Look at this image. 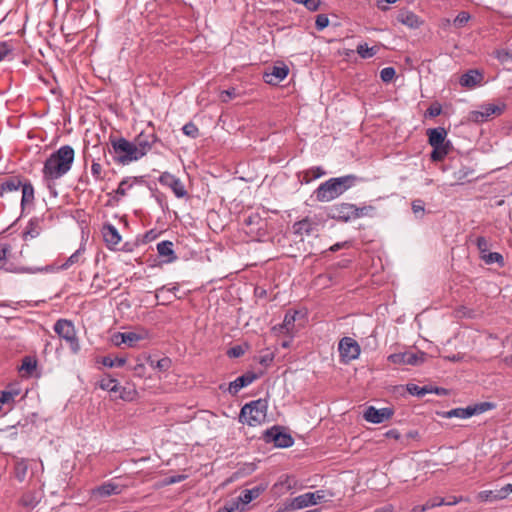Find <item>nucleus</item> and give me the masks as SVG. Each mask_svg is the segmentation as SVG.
<instances>
[{"label": "nucleus", "mask_w": 512, "mask_h": 512, "mask_svg": "<svg viewBox=\"0 0 512 512\" xmlns=\"http://www.w3.org/2000/svg\"><path fill=\"white\" fill-rule=\"evenodd\" d=\"M158 140L153 132L142 131L132 141L124 137L110 136L109 150L114 163L121 166L130 165L146 156Z\"/></svg>", "instance_id": "nucleus-1"}, {"label": "nucleus", "mask_w": 512, "mask_h": 512, "mask_svg": "<svg viewBox=\"0 0 512 512\" xmlns=\"http://www.w3.org/2000/svg\"><path fill=\"white\" fill-rule=\"evenodd\" d=\"M74 158L75 151L71 146H61L44 162L42 169L43 179L46 182L54 183L56 180L62 178L71 170Z\"/></svg>", "instance_id": "nucleus-2"}, {"label": "nucleus", "mask_w": 512, "mask_h": 512, "mask_svg": "<svg viewBox=\"0 0 512 512\" xmlns=\"http://www.w3.org/2000/svg\"><path fill=\"white\" fill-rule=\"evenodd\" d=\"M356 182L357 177L355 175L330 178L321 183L315 190V197L319 202H330L355 186Z\"/></svg>", "instance_id": "nucleus-3"}, {"label": "nucleus", "mask_w": 512, "mask_h": 512, "mask_svg": "<svg viewBox=\"0 0 512 512\" xmlns=\"http://www.w3.org/2000/svg\"><path fill=\"white\" fill-rule=\"evenodd\" d=\"M267 401L258 399L245 404L240 412L239 419L249 426H258L265 422L267 417Z\"/></svg>", "instance_id": "nucleus-4"}, {"label": "nucleus", "mask_w": 512, "mask_h": 512, "mask_svg": "<svg viewBox=\"0 0 512 512\" xmlns=\"http://www.w3.org/2000/svg\"><path fill=\"white\" fill-rule=\"evenodd\" d=\"M334 496L330 490L319 489L314 492H307L291 499L288 507L291 510H300L309 506L327 502Z\"/></svg>", "instance_id": "nucleus-5"}, {"label": "nucleus", "mask_w": 512, "mask_h": 512, "mask_svg": "<svg viewBox=\"0 0 512 512\" xmlns=\"http://www.w3.org/2000/svg\"><path fill=\"white\" fill-rule=\"evenodd\" d=\"M54 331L64 339L73 353H78L80 345L76 337V331L73 323L66 319L58 320L54 325Z\"/></svg>", "instance_id": "nucleus-6"}, {"label": "nucleus", "mask_w": 512, "mask_h": 512, "mask_svg": "<svg viewBox=\"0 0 512 512\" xmlns=\"http://www.w3.org/2000/svg\"><path fill=\"white\" fill-rule=\"evenodd\" d=\"M504 103H486L479 107L478 110L471 111L468 114V120L474 123H482L488 121L493 116L501 115L505 110Z\"/></svg>", "instance_id": "nucleus-7"}, {"label": "nucleus", "mask_w": 512, "mask_h": 512, "mask_svg": "<svg viewBox=\"0 0 512 512\" xmlns=\"http://www.w3.org/2000/svg\"><path fill=\"white\" fill-rule=\"evenodd\" d=\"M338 349L344 363L357 359L361 352L358 342L351 337H343L339 342Z\"/></svg>", "instance_id": "nucleus-8"}, {"label": "nucleus", "mask_w": 512, "mask_h": 512, "mask_svg": "<svg viewBox=\"0 0 512 512\" xmlns=\"http://www.w3.org/2000/svg\"><path fill=\"white\" fill-rule=\"evenodd\" d=\"M330 215L332 218L344 222L355 220L356 205L345 202L336 204L331 207Z\"/></svg>", "instance_id": "nucleus-9"}, {"label": "nucleus", "mask_w": 512, "mask_h": 512, "mask_svg": "<svg viewBox=\"0 0 512 512\" xmlns=\"http://www.w3.org/2000/svg\"><path fill=\"white\" fill-rule=\"evenodd\" d=\"M159 182L161 185L169 187L178 198H183L187 194L182 181L169 172H163L159 177Z\"/></svg>", "instance_id": "nucleus-10"}, {"label": "nucleus", "mask_w": 512, "mask_h": 512, "mask_svg": "<svg viewBox=\"0 0 512 512\" xmlns=\"http://www.w3.org/2000/svg\"><path fill=\"white\" fill-rule=\"evenodd\" d=\"M41 499V491L36 488H30L23 491L18 499V505L25 510L31 511L40 503Z\"/></svg>", "instance_id": "nucleus-11"}, {"label": "nucleus", "mask_w": 512, "mask_h": 512, "mask_svg": "<svg viewBox=\"0 0 512 512\" xmlns=\"http://www.w3.org/2000/svg\"><path fill=\"white\" fill-rule=\"evenodd\" d=\"M393 412L389 408L376 409L373 406L368 407L364 412V419L368 422L379 424L388 420Z\"/></svg>", "instance_id": "nucleus-12"}, {"label": "nucleus", "mask_w": 512, "mask_h": 512, "mask_svg": "<svg viewBox=\"0 0 512 512\" xmlns=\"http://www.w3.org/2000/svg\"><path fill=\"white\" fill-rule=\"evenodd\" d=\"M117 337L121 338V342L127 344L129 347H135L138 342L148 337V332L143 329L129 332H118Z\"/></svg>", "instance_id": "nucleus-13"}, {"label": "nucleus", "mask_w": 512, "mask_h": 512, "mask_svg": "<svg viewBox=\"0 0 512 512\" xmlns=\"http://www.w3.org/2000/svg\"><path fill=\"white\" fill-rule=\"evenodd\" d=\"M257 376L253 372H248L242 376L237 377L229 384L228 391L232 395H236L242 388L252 384Z\"/></svg>", "instance_id": "nucleus-14"}, {"label": "nucleus", "mask_w": 512, "mask_h": 512, "mask_svg": "<svg viewBox=\"0 0 512 512\" xmlns=\"http://www.w3.org/2000/svg\"><path fill=\"white\" fill-rule=\"evenodd\" d=\"M122 492V486L113 482L108 481L92 490V495L95 497H108L111 495H117Z\"/></svg>", "instance_id": "nucleus-15"}, {"label": "nucleus", "mask_w": 512, "mask_h": 512, "mask_svg": "<svg viewBox=\"0 0 512 512\" xmlns=\"http://www.w3.org/2000/svg\"><path fill=\"white\" fill-rule=\"evenodd\" d=\"M103 239L108 248H115L121 242V235L112 224H105L102 228Z\"/></svg>", "instance_id": "nucleus-16"}, {"label": "nucleus", "mask_w": 512, "mask_h": 512, "mask_svg": "<svg viewBox=\"0 0 512 512\" xmlns=\"http://www.w3.org/2000/svg\"><path fill=\"white\" fill-rule=\"evenodd\" d=\"M397 21L412 29L420 27L423 23L418 15L409 10H401L397 15Z\"/></svg>", "instance_id": "nucleus-17"}, {"label": "nucleus", "mask_w": 512, "mask_h": 512, "mask_svg": "<svg viewBox=\"0 0 512 512\" xmlns=\"http://www.w3.org/2000/svg\"><path fill=\"white\" fill-rule=\"evenodd\" d=\"M289 73V68L286 65L274 66L270 73L264 75L265 82L268 84H278L283 81Z\"/></svg>", "instance_id": "nucleus-18"}, {"label": "nucleus", "mask_w": 512, "mask_h": 512, "mask_svg": "<svg viewBox=\"0 0 512 512\" xmlns=\"http://www.w3.org/2000/svg\"><path fill=\"white\" fill-rule=\"evenodd\" d=\"M267 437L270 438L275 446L286 448L293 444V439L290 435L278 431L277 428H273L267 432Z\"/></svg>", "instance_id": "nucleus-19"}, {"label": "nucleus", "mask_w": 512, "mask_h": 512, "mask_svg": "<svg viewBox=\"0 0 512 512\" xmlns=\"http://www.w3.org/2000/svg\"><path fill=\"white\" fill-rule=\"evenodd\" d=\"M483 80V74L478 70H469L463 74L459 80L460 85L472 89L479 85Z\"/></svg>", "instance_id": "nucleus-20"}, {"label": "nucleus", "mask_w": 512, "mask_h": 512, "mask_svg": "<svg viewBox=\"0 0 512 512\" xmlns=\"http://www.w3.org/2000/svg\"><path fill=\"white\" fill-rule=\"evenodd\" d=\"M317 224L309 217H306L293 225V233L298 236L310 235L316 228Z\"/></svg>", "instance_id": "nucleus-21"}, {"label": "nucleus", "mask_w": 512, "mask_h": 512, "mask_svg": "<svg viewBox=\"0 0 512 512\" xmlns=\"http://www.w3.org/2000/svg\"><path fill=\"white\" fill-rule=\"evenodd\" d=\"M42 219L40 218H32L23 233V238L25 241L29 239H34L38 237L42 232Z\"/></svg>", "instance_id": "nucleus-22"}, {"label": "nucleus", "mask_w": 512, "mask_h": 512, "mask_svg": "<svg viewBox=\"0 0 512 512\" xmlns=\"http://www.w3.org/2000/svg\"><path fill=\"white\" fill-rule=\"evenodd\" d=\"M429 144L433 146L448 145L445 143L447 132L444 128H433L427 131Z\"/></svg>", "instance_id": "nucleus-23"}, {"label": "nucleus", "mask_w": 512, "mask_h": 512, "mask_svg": "<svg viewBox=\"0 0 512 512\" xmlns=\"http://www.w3.org/2000/svg\"><path fill=\"white\" fill-rule=\"evenodd\" d=\"M157 251L159 256L164 258V262L171 263L176 259L173 250V243L171 241H162L157 244Z\"/></svg>", "instance_id": "nucleus-24"}, {"label": "nucleus", "mask_w": 512, "mask_h": 512, "mask_svg": "<svg viewBox=\"0 0 512 512\" xmlns=\"http://www.w3.org/2000/svg\"><path fill=\"white\" fill-rule=\"evenodd\" d=\"M29 471V461L26 459H18L15 462L13 475L15 479L22 483L26 480Z\"/></svg>", "instance_id": "nucleus-25"}, {"label": "nucleus", "mask_w": 512, "mask_h": 512, "mask_svg": "<svg viewBox=\"0 0 512 512\" xmlns=\"http://www.w3.org/2000/svg\"><path fill=\"white\" fill-rule=\"evenodd\" d=\"M20 188L22 189L21 206L24 208L34 202L35 191L30 181L23 182Z\"/></svg>", "instance_id": "nucleus-26"}, {"label": "nucleus", "mask_w": 512, "mask_h": 512, "mask_svg": "<svg viewBox=\"0 0 512 512\" xmlns=\"http://www.w3.org/2000/svg\"><path fill=\"white\" fill-rule=\"evenodd\" d=\"M266 490V485H259L251 489L244 490L240 497V500L245 504H249L252 500L258 498Z\"/></svg>", "instance_id": "nucleus-27"}, {"label": "nucleus", "mask_w": 512, "mask_h": 512, "mask_svg": "<svg viewBox=\"0 0 512 512\" xmlns=\"http://www.w3.org/2000/svg\"><path fill=\"white\" fill-rule=\"evenodd\" d=\"M22 180L13 176L0 184V196L2 197L6 192L17 191L22 186Z\"/></svg>", "instance_id": "nucleus-28"}, {"label": "nucleus", "mask_w": 512, "mask_h": 512, "mask_svg": "<svg viewBox=\"0 0 512 512\" xmlns=\"http://www.w3.org/2000/svg\"><path fill=\"white\" fill-rule=\"evenodd\" d=\"M475 414H477V409L472 408V406H469L467 408L452 409L450 411H447L444 416L446 418L457 417L461 419H467Z\"/></svg>", "instance_id": "nucleus-29"}, {"label": "nucleus", "mask_w": 512, "mask_h": 512, "mask_svg": "<svg viewBox=\"0 0 512 512\" xmlns=\"http://www.w3.org/2000/svg\"><path fill=\"white\" fill-rule=\"evenodd\" d=\"M444 505V498L442 497H434L432 499H429L425 504L423 505H416L411 509V512H426L429 509L439 507Z\"/></svg>", "instance_id": "nucleus-30"}, {"label": "nucleus", "mask_w": 512, "mask_h": 512, "mask_svg": "<svg viewBox=\"0 0 512 512\" xmlns=\"http://www.w3.org/2000/svg\"><path fill=\"white\" fill-rule=\"evenodd\" d=\"M37 361L36 359L26 356L22 360V364L19 368V371L23 373V376H31L33 372L36 370Z\"/></svg>", "instance_id": "nucleus-31"}, {"label": "nucleus", "mask_w": 512, "mask_h": 512, "mask_svg": "<svg viewBox=\"0 0 512 512\" xmlns=\"http://www.w3.org/2000/svg\"><path fill=\"white\" fill-rule=\"evenodd\" d=\"M98 386L102 389V390H106V391H109V392H119L120 390V386L118 384V381L110 376H105L103 377L99 382H98Z\"/></svg>", "instance_id": "nucleus-32"}, {"label": "nucleus", "mask_w": 512, "mask_h": 512, "mask_svg": "<svg viewBox=\"0 0 512 512\" xmlns=\"http://www.w3.org/2000/svg\"><path fill=\"white\" fill-rule=\"evenodd\" d=\"M323 175H325V171L321 167H312L303 172V181L305 183H310Z\"/></svg>", "instance_id": "nucleus-33"}, {"label": "nucleus", "mask_w": 512, "mask_h": 512, "mask_svg": "<svg viewBox=\"0 0 512 512\" xmlns=\"http://www.w3.org/2000/svg\"><path fill=\"white\" fill-rule=\"evenodd\" d=\"M298 315V312L297 311H294V312H287L285 314V317H284V320H283V324L281 326L282 329H285V332L287 334H292L293 331H294V323H295V320H296V316Z\"/></svg>", "instance_id": "nucleus-34"}, {"label": "nucleus", "mask_w": 512, "mask_h": 512, "mask_svg": "<svg viewBox=\"0 0 512 512\" xmlns=\"http://www.w3.org/2000/svg\"><path fill=\"white\" fill-rule=\"evenodd\" d=\"M83 251L84 249L80 247L76 250L62 265V269H68L74 264H79L83 262Z\"/></svg>", "instance_id": "nucleus-35"}, {"label": "nucleus", "mask_w": 512, "mask_h": 512, "mask_svg": "<svg viewBox=\"0 0 512 512\" xmlns=\"http://www.w3.org/2000/svg\"><path fill=\"white\" fill-rule=\"evenodd\" d=\"M474 174L473 170L467 167H461L459 170L453 173V178L457 183H464L469 181L470 177Z\"/></svg>", "instance_id": "nucleus-36"}, {"label": "nucleus", "mask_w": 512, "mask_h": 512, "mask_svg": "<svg viewBox=\"0 0 512 512\" xmlns=\"http://www.w3.org/2000/svg\"><path fill=\"white\" fill-rule=\"evenodd\" d=\"M449 153V144L442 146H433L431 159L433 161H442Z\"/></svg>", "instance_id": "nucleus-37"}, {"label": "nucleus", "mask_w": 512, "mask_h": 512, "mask_svg": "<svg viewBox=\"0 0 512 512\" xmlns=\"http://www.w3.org/2000/svg\"><path fill=\"white\" fill-rule=\"evenodd\" d=\"M245 504L238 497L237 500L226 504L219 512H242L245 510Z\"/></svg>", "instance_id": "nucleus-38"}, {"label": "nucleus", "mask_w": 512, "mask_h": 512, "mask_svg": "<svg viewBox=\"0 0 512 512\" xmlns=\"http://www.w3.org/2000/svg\"><path fill=\"white\" fill-rule=\"evenodd\" d=\"M426 354L423 352H406V364L419 365L424 362Z\"/></svg>", "instance_id": "nucleus-39"}, {"label": "nucleus", "mask_w": 512, "mask_h": 512, "mask_svg": "<svg viewBox=\"0 0 512 512\" xmlns=\"http://www.w3.org/2000/svg\"><path fill=\"white\" fill-rule=\"evenodd\" d=\"M91 174L96 181L104 180L105 172L99 160L92 161Z\"/></svg>", "instance_id": "nucleus-40"}, {"label": "nucleus", "mask_w": 512, "mask_h": 512, "mask_svg": "<svg viewBox=\"0 0 512 512\" xmlns=\"http://www.w3.org/2000/svg\"><path fill=\"white\" fill-rule=\"evenodd\" d=\"M357 53L361 58L367 59L373 57L377 53V48L369 47L367 44H359L357 46Z\"/></svg>", "instance_id": "nucleus-41"}, {"label": "nucleus", "mask_w": 512, "mask_h": 512, "mask_svg": "<svg viewBox=\"0 0 512 512\" xmlns=\"http://www.w3.org/2000/svg\"><path fill=\"white\" fill-rule=\"evenodd\" d=\"M356 213L355 219L363 218V217H372L375 213V207L372 205H365L362 207L356 206Z\"/></svg>", "instance_id": "nucleus-42"}, {"label": "nucleus", "mask_w": 512, "mask_h": 512, "mask_svg": "<svg viewBox=\"0 0 512 512\" xmlns=\"http://www.w3.org/2000/svg\"><path fill=\"white\" fill-rule=\"evenodd\" d=\"M134 182H135V179L122 180L118 185L116 194L120 195V196H125L127 194V191L133 187Z\"/></svg>", "instance_id": "nucleus-43"}, {"label": "nucleus", "mask_w": 512, "mask_h": 512, "mask_svg": "<svg viewBox=\"0 0 512 512\" xmlns=\"http://www.w3.org/2000/svg\"><path fill=\"white\" fill-rule=\"evenodd\" d=\"M126 363L125 358H111V357H104L102 360V364L106 367H122Z\"/></svg>", "instance_id": "nucleus-44"}, {"label": "nucleus", "mask_w": 512, "mask_h": 512, "mask_svg": "<svg viewBox=\"0 0 512 512\" xmlns=\"http://www.w3.org/2000/svg\"><path fill=\"white\" fill-rule=\"evenodd\" d=\"M150 363L153 368L160 371H167L171 367V359L168 357H164L156 362L151 360Z\"/></svg>", "instance_id": "nucleus-45"}, {"label": "nucleus", "mask_w": 512, "mask_h": 512, "mask_svg": "<svg viewBox=\"0 0 512 512\" xmlns=\"http://www.w3.org/2000/svg\"><path fill=\"white\" fill-rule=\"evenodd\" d=\"M294 487V480L290 476H282L277 483H275L274 488H285L286 490H290Z\"/></svg>", "instance_id": "nucleus-46"}, {"label": "nucleus", "mask_w": 512, "mask_h": 512, "mask_svg": "<svg viewBox=\"0 0 512 512\" xmlns=\"http://www.w3.org/2000/svg\"><path fill=\"white\" fill-rule=\"evenodd\" d=\"M238 96L237 90L235 88L223 90L219 93V100L221 102L227 103L230 100L236 98Z\"/></svg>", "instance_id": "nucleus-47"}, {"label": "nucleus", "mask_w": 512, "mask_h": 512, "mask_svg": "<svg viewBox=\"0 0 512 512\" xmlns=\"http://www.w3.org/2000/svg\"><path fill=\"white\" fill-rule=\"evenodd\" d=\"M182 130L185 135L191 138H197L199 136V129L193 122L185 124Z\"/></svg>", "instance_id": "nucleus-48"}, {"label": "nucleus", "mask_w": 512, "mask_h": 512, "mask_svg": "<svg viewBox=\"0 0 512 512\" xmlns=\"http://www.w3.org/2000/svg\"><path fill=\"white\" fill-rule=\"evenodd\" d=\"M481 258L487 264L500 263L503 261L502 255L497 252H487L486 254L482 255Z\"/></svg>", "instance_id": "nucleus-49"}, {"label": "nucleus", "mask_w": 512, "mask_h": 512, "mask_svg": "<svg viewBox=\"0 0 512 512\" xmlns=\"http://www.w3.org/2000/svg\"><path fill=\"white\" fill-rule=\"evenodd\" d=\"M13 45L7 41H0V62L3 61L12 51Z\"/></svg>", "instance_id": "nucleus-50"}, {"label": "nucleus", "mask_w": 512, "mask_h": 512, "mask_svg": "<svg viewBox=\"0 0 512 512\" xmlns=\"http://www.w3.org/2000/svg\"><path fill=\"white\" fill-rule=\"evenodd\" d=\"M396 75V71L393 67H386L383 68L380 72V78L383 82H390L393 80V78Z\"/></svg>", "instance_id": "nucleus-51"}, {"label": "nucleus", "mask_w": 512, "mask_h": 512, "mask_svg": "<svg viewBox=\"0 0 512 512\" xmlns=\"http://www.w3.org/2000/svg\"><path fill=\"white\" fill-rule=\"evenodd\" d=\"M18 395L17 392L12 391H0V402L2 405L4 404H12L14 402L15 397Z\"/></svg>", "instance_id": "nucleus-52"}, {"label": "nucleus", "mask_w": 512, "mask_h": 512, "mask_svg": "<svg viewBox=\"0 0 512 512\" xmlns=\"http://www.w3.org/2000/svg\"><path fill=\"white\" fill-rule=\"evenodd\" d=\"M407 391L411 395H417V396H423V395H425V394H427L429 392L426 387H420V386L415 385V384H408L407 385Z\"/></svg>", "instance_id": "nucleus-53"}, {"label": "nucleus", "mask_w": 512, "mask_h": 512, "mask_svg": "<svg viewBox=\"0 0 512 512\" xmlns=\"http://www.w3.org/2000/svg\"><path fill=\"white\" fill-rule=\"evenodd\" d=\"M470 19V15L469 13L465 12V11H462L460 12L456 18L454 19V26L455 27H463Z\"/></svg>", "instance_id": "nucleus-54"}, {"label": "nucleus", "mask_w": 512, "mask_h": 512, "mask_svg": "<svg viewBox=\"0 0 512 512\" xmlns=\"http://www.w3.org/2000/svg\"><path fill=\"white\" fill-rule=\"evenodd\" d=\"M476 245H477L478 250L481 253V256L486 254L487 252H489V242L487 241V239L485 237H482V236L478 237L476 239Z\"/></svg>", "instance_id": "nucleus-55"}, {"label": "nucleus", "mask_w": 512, "mask_h": 512, "mask_svg": "<svg viewBox=\"0 0 512 512\" xmlns=\"http://www.w3.org/2000/svg\"><path fill=\"white\" fill-rule=\"evenodd\" d=\"M388 360L393 364H406V352L391 354Z\"/></svg>", "instance_id": "nucleus-56"}, {"label": "nucleus", "mask_w": 512, "mask_h": 512, "mask_svg": "<svg viewBox=\"0 0 512 512\" xmlns=\"http://www.w3.org/2000/svg\"><path fill=\"white\" fill-rule=\"evenodd\" d=\"M315 25L318 30H323L329 25L328 17L324 14H319L316 17Z\"/></svg>", "instance_id": "nucleus-57"}, {"label": "nucleus", "mask_w": 512, "mask_h": 512, "mask_svg": "<svg viewBox=\"0 0 512 512\" xmlns=\"http://www.w3.org/2000/svg\"><path fill=\"white\" fill-rule=\"evenodd\" d=\"M495 494L492 490H484L478 493L477 498L482 502L495 501L493 495Z\"/></svg>", "instance_id": "nucleus-58"}, {"label": "nucleus", "mask_w": 512, "mask_h": 512, "mask_svg": "<svg viewBox=\"0 0 512 512\" xmlns=\"http://www.w3.org/2000/svg\"><path fill=\"white\" fill-rule=\"evenodd\" d=\"M119 391H120L119 397L125 401H132L136 394V392L134 390H126V388H121V387H120Z\"/></svg>", "instance_id": "nucleus-59"}, {"label": "nucleus", "mask_w": 512, "mask_h": 512, "mask_svg": "<svg viewBox=\"0 0 512 512\" xmlns=\"http://www.w3.org/2000/svg\"><path fill=\"white\" fill-rule=\"evenodd\" d=\"M11 252V246L7 243H0V261L6 260L8 254Z\"/></svg>", "instance_id": "nucleus-60"}, {"label": "nucleus", "mask_w": 512, "mask_h": 512, "mask_svg": "<svg viewBox=\"0 0 512 512\" xmlns=\"http://www.w3.org/2000/svg\"><path fill=\"white\" fill-rule=\"evenodd\" d=\"M244 354V350L241 346H234L230 348L227 352L229 357L237 358Z\"/></svg>", "instance_id": "nucleus-61"}, {"label": "nucleus", "mask_w": 512, "mask_h": 512, "mask_svg": "<svg viewBox=\"0 0 512 512\" xmlns=\"http://www.w3.org/2000/svg\"><path fill=\"white\" fill-rule=\"evenodd\" d=\"M133 372H134V375L137 376V377H144L145 376V373H146V367L144 364L142 363H138L136 364L133 368H132Z\"/></svg>", "instance_id": "nucleus-62"}, {"label": "nucleus", "mask_w": 512, "mask_h": 512, "mask_svg": "<svg viewBox=\"0 0 512 512\" xmlns=\"http://www.w3.org/2000/svg\"><path fill=\"white\" fill-rule=\"evenodd\" d=\"M465 500L463 497L450 496L447 499L444 498V505L453 506L461 501Z\"/></svg>", "instance_id": "nucleus-63"}, {"label": "nucleus", "mask_w": 512, "mask_h": 512, "mask_svg": "<svg viewBox=\"0 0 512 512\" xmlns=\"http://www.w3.org/2000/svg\"><path fill=\"white\" fill-rule=\"evenodd\" d=\"M304 5L311 11H316L320 5V0H305Z\"/></svg>", "instance_id": "nucleus-64"}]
</instances>
